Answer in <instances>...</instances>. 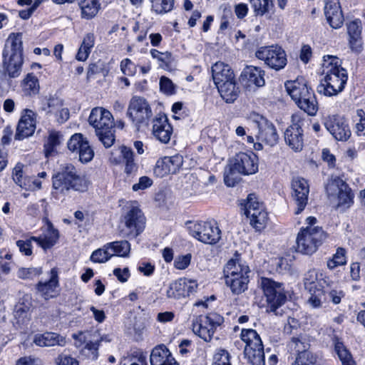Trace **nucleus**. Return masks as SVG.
Returning <instances> with one entry per match:
<instances>
[{
    "instance_id": "f257e3e1",
    "label": "nucleus",
    "mask_w": 365,
    "mask_h": 365,
    "mask_svg": "<svg viewBox=\"0 0 365 365\" xmlns=\"http://www.w3.org/2000/svg\"><path fill=\"white\" fill-rule=\"evenodd\" d=\"M322 76L317 88L319 94L336 96L343 91L348 80L347 71L336 56H324L322 65Z\"/></svg>"
},
{
    "instance_id": "f03ea898",
    "label": "nucleus",
    "mask_w": 365,
    "mask_h": 365,
    "mask_svg": "<svg viewBox=\"0 0 365 365\" xmlns=\"http://www.w3.org/2000/svg\"><path fill=\"white\" fill-rule=\"evenodd\" d=\"M285 87L288 94L301 110L310 116L317 114L318 102L316 96L303 78L287 81Z\"/></svg>"
},
{
    "instance_id": "7ed1b4c3",
    "label": "nucleus",
    "mask_w": 365,
    "mask_h": 365,
    "mask_svg": "<svg viewBox=\"0 0 365 365\" xmlns=\"http://www.w3.org/2000/svg\"><path fill=\"white\" fill-rule=\"evenodd\" d=\"M89 184L85 177L76 174V169L71 164L62 166L61 171L53 177V188L62 194H66L71 190L85 192Z\"/></svg>"
},
{
    "instance_id": "20e7f679",
    "label": "nucleus",
    "mask_w": 365,
    "mask_h": 365,
    "mask_svg": "<svg viewBox=\"0 0 365 365\" xmlns=\"http://www.w3.org/2000/svg\"><path fill=\"white\" fill-rule=\"evenodd\" d=\"M249 267L240 260L230 259L224 267L225 284L235 294H240L247 289Z\"/></svg>"
},
{
    "instance_id": "39448f33",
    "label": "nucleus",
    "mask_w": 365,
    "mask_h": 365,
    "mask_svg": "<svg viewBox=\"0 0 365 365\" xmlns=\"http://www.w3.org/2000/svg\"><path fill=\"white\" fill-rule=\"evenodd\" d=\"M304 284L310 294L307 303L313 308L322 306L327 301L324 289L328 286L327 277L320 271L310 269L304 275Z\"/></svg>"
},
{
    "instance_id": "423d86ee",
    "label": "nucleus",
    "mask_w": 365,
    "mask_h": 365,
    "mask_svg": "<svg viewBox=\"0 0 365 365\" xmlns=\"http://www.w3.org/2000/svg\"><path fill=\"white\" fill-rule=\"evenodd\" d=\"M258 170V158L252 152L240 153L236 155L233 163L228 171H225L224 176L225 183L229 187L235 186L236 179L234 172L243 175H252Z\"/></svg>"
},
{
    "instance_id": "0eeeda50",
    "label": "nucleus",
    "mask_w": 365,
    "mask_h": 365,
    "mask_svg": "<svg viewBox=\"0 0 365 365\" xmlns=\"http://www.w3.org/2000/svg\"><path fill=\"white\" fill-rule=\"evenodd\" d=\"M326 237V233L320 227H302L297 236L296 250L303 255H312L316 252Z\"/></svg>"
},
{
    "instance_id": "6e6552de",
    "label": "nucleus",
    "mask_w": 365,
    "mask_h": 365,
    "mask_svg": "<svg viewBox=\"0 0 365 365\" xmlns=\"http://www.w3.org/2000/svg\"><path fill=\"white\" fill-rule=\"evenodd\" d=\"M330 202L336 207H349L353 202V195L348 185L338 177L330 179L326 186Z\"/></svg>"
},
{
    "instance_id": "1a4fd4ad",
    "label": "nucleus",
    "mask_w": 365,
    "mask_h": 365,
    "mask_svg": "<svg viewBox=\"0 0 365 365\" xmlns=\"http://www.w3.org/2000/svg\"><path fill=\"white\" fill-rule=\"evenodd\" d=\"M224 322L223 317L217 313L199 316L192 322V331L205 341H210L219 327Z\"/></svg>"
},
{
    "instance_id": "9d476101",
    "label": "nucleus",
    "mask_w": 365,
    "mask_h": 365,
    "mask_svg": "<svg viewBox=\"0 0 365 365\" xmlns=\"http://www.w3.org/2000/svg\"><path fill=\"white\" fill-rule=\"evenodd\" d=\"M253 123L258 129L256 135L257 143H254V148L256 150L262 149V144L272 147L275 145L279 140V135L274 125L262 115H255Z\"/></svg>"
},
{
    "instance_id": "9b49d317",
    "label": "nucleus",
    "mask_w": 365,
    "mask_h": 365,
    "mask_svg": "<svg viewBox=\"0 0 365 365\" xmlns=\"http://www.w3.org/2000/svg\"><path fill=\"white\" fill-rule=\"evenodd\" d=\"M153 115L148 102L143 97L131 98L127 110V115L135 127L146 125Z\"/></svg>"
},
{
    "instance_id": "f8f14e48",
    "label": "nucleus",
    "mask_w": 365,
    "mask_h": 365,
    "mask_svg": "<svg viewBox=\"0 0 365 365\" xmlns=\"http://www.w3.org/2000/svg\"><path fill=\"white\" fill-rule=\"evenodd\" d=\"M255 56L276 71L284 68L287 63L285 51L277 44L259 47L255 52Z\"/></svg>"
},
{
    "instance_id": "ddd939ff",
    "label": "nucleus",
    "mask_w": 365,
    "mask_h": 365,
    "mask_svg": "<svg viewBox=\"0 0 365 365\" xmlns=\"http://www.w3.org/2000/svg\"><path fill=\"white\" fill-rule=\"evenodd\" d=\"M245 213L250 225L257 230H263L268 222V213L262 202L254 194H250L245 205Z\"/></svg>"
},
{
    "instance_id": "4468645a",
    "label": "nucleus",
    "mask_w": 365,
    "mask_h": 365,
    "mask_svg": "<svg viewBox=\"0 0 365 365\" xmlns=\"http://www.w3.org/2000/svg\"><path fill=\"white\" fill-rule=\"evenodd\" d=\"M189 230L194 238L205 244L215 245L221 239V230L214 222H198Z\"/></svg>"
},
{
    "instance_id": "2eb2a0df",
    "label": "nucleus",
    "mask_w": 365,
    "mask_h": 365,
    "mask_svg": "<svg viewBox=\"0 0 365 365\" xmlns=\"http://www.w3.org/2000/svg\"><path fill=\"white\" fill-rule=\"evenodd\" d=\"M304 118L301 113H296L292 115V125L284 132L286 144L294 151L299 152L304 145V135L302 126Z\"/></svg>"
},
{
    "instance_id": "dca6fc26",
    "label": "nucleus",
    "mask_w": 365,
    "mask_h": 365,
    "mask_svg": "<svg viewBox=\"0 0 365 365\" xmlns=\"http://www.w3.org/2000/svg\"><path fill=\"white\" fill-rule=\"evenodd\" d=\"M261 287L272 311H275L286 302L287 295L283 284L263 277L261 279Z\"/></svg>"
},
{
    "instance_id": "f3484780",
    "label": "nucleus",
    "mask_w": 365,
    "mask_h": 365,
    "mask_svg": "<svg viewBox=\"0 0 365 365\" xmlns=\"http://www.w3.org/2000/svg\"><path fill=\"white\" fill-rule=\"evenodd\" d=\"M125 234L132 237H137L145 228V218L142 211L134 205L128 207L123 217Z\"/></svg>"
},
{
    "instance_id": "a211bd4d",
    "label": "nucleus",
    "mask_w": 365,
    "mask_h": 365,
    "mask_svg": "<svg viewBox=\"0 0 365 365\" xmlns=\"http://www.w3.org/2000/svg\"><path fill=\"white\" fill-rule=\"evenodd\" d=\"M67 146L72 153L78 154L79 160L83 163L90 162L94 157L93 150L81 133L73 135L68 141Z\"/></svg>"
},
{
    "instance_id": "6ab92c4d",
    "label": "nucleus",
    "mask_w": 365,
    "mask_h": 365,
    "mask_svg": "<svg viewBox=\"0 0 365 365\" xmlns=\"http://www.w3.org/2000/svg\"><path fill=\"white\" fill-rule=\"evenodd\" d=\"M324 126L337 140L346 141L351 135V130L346 120L339 115H329L324 119Z\"/></svg>"
},
{
    "instance_id": "aec40b11",
    "label": "nucleus",
    "mask_w": 365,
    "mask_h": 365,
    "mask_svg": "<svg viewBox=\"0 0 365 365\" xmlns=\"http://www.w3.org/2000/svg\"><path fill=\"white\" fill-rule=\"evenodd\" d=\"M292 196L297 205L294 214L299 215L304 210L307 205L309 186L305 179L296 178L292 180Z\"/></svg>"
},
{
    "instance_id": "412c9836",
    "label": "nucleus",
    "mask_w": 365,
    "mask_h": 365,
    "mask_svg": "<svg viewBox=\"0 0 365 365\" xmlns=\"http://www.w3.org/2000/svg\"><path fill=\"white\" fill-rule=\"evenodd\" d=\"M75 345L78 348H81L82 354L86 357L95 360L98 356V339H95L93 334L88 331L80 332L74 334Z\"/></svg>"
},
{
    "instance_id": "4be33fe9",
    "label": "nucleus",
    "mask_w": 365,
    "mask_h": 365,
    "mask_svg": "<svg viewBox=\"0 0 365 365\" xmlns=\"http://www.w3.org/2000/svg\"><path fill=\"white\" fill-rule=\"evenodd\" d=\"M182 163L183 158L180 155L165 156L156 162L154 173L159 178H163L170 174H175L179 172Z\"/></svg>"
},
{
    "instance_id": "5701e85b",
    "label": "nucleus",
    "mask_w": 365,
    "mask_h": 365,
    "mask_svg": "<svg viewBox=\"0 0 365 365\" xmlns=\"http://www.w3.org/2000/svg\"><path fill=\"white\" fill-rule=\"evenodd\" d=\"M36 116L31 110L25 109L19 120L15 134L16 140H23L31 136L36 130Z\"/></svg>"
},
{
    "instance_id": "b1692460",
    "label": "nucleus",
    "mask_w": 365,
    "mask_h": 365,
    "mask_svg": "<svg viewBox=\"0 0 365 365\" xmlns=\"http://www.w3.org/2000/svg\"><path fill=\"white\" fill-rule=\"evenodd\" d=\"M88 122L96 129V132L114 128L113 118L111 113L101 107L92 109Z\"/></svg>"
},
{
    "instance_id": "393cba45",
    "label": "nucleus",
    "mask_w": 365,
    "mask_h": 365,
    "mask_svg": "<svg viewBox=\"0 0 365 365\" xmlns=\"http://www.w3.org/2000/svg\"><path fill=\"white\" fill-rule=\"evenodd\" d=\"M113 164L125 163V171L130 174L137 170V165L134 162V155L132 150L125 146H122L111 152L109 158Z\"/></svg>"
},
{
    "instance_id": "a878e982",
    "label": "nucleus",
    "mask_w": 365,
    "mask_h": 365,
    "mask_svg": "<svg viewBox=\"0 0 365 365\" xmlns=\"http://www.w3.org/2000/svg\"><path fill=\"white\" fill-rule=\"evenodd\" d=\"M152 133L163 143H168L173 134V128L165 115H158L153 121Z\"/></svg>"
},
{
    "instance_id": "bb28decb",
    "label": "nucleus",
    "mask_w": 365,
    "mask_h": 365,
    "mask_svg": "<svg viewBox=\"0 0 365 365\" xmlns=\"http://www.w3.org/2000/svg\"><path fill=\"white\" fill-rule=\"evenodd\" d=\"M45 227L43 233L39 237H31V240L36 242L43 250L52 247L59 238V232L55 229L48 218H44Z\"/></svg>"
},
{
    "instance_id": "cd10ccee",
    "label": "nucleus",
    "mask_w": 365,
    "mask_h": 365,
    "mask_svg": "<svg viewBox=\"0 0 365 365\" xmlns=\"http://www.w3.org/2000/svg\"><path fill=\"white\" fill-rule=\"evenodd\" d=\"M324 14L329 25L334 29L340 28L344 22L339 0H325Z\"/></svg>"
},
{
    "instance_id": "c85d7f7f",
    "label": "nucleus",
    "mask_w": 365,
    "mask_h": 365,
    "mask_svg": "<svg viewBox=\"0 0 365 365\" xmlns=\"http://www.w3.org/2000/svg\"><path fill=\"white\" fill-rule=\"evenodd\" d=\"M264 71L259 67L247 66L240 75L242 82L247 86L262 87L265 83Z\"/></svg>"
},
{
    "instance_id": "c756f323",
    "label": "nucleus",
    "mask_w": 365,
    "mask_h": 365,
    "mask_svg": "<svg viewBox=\"0 0 365 365\" xmlns=\"http://www.w3.org/2000/svg\"><path fill=\"white\" fill-rule=\"evenodd\" d=\"M58 286V269L53 267L50 271V279L47 282H39L36 284V289L40 295L45 299H49L56 295V288Z\"/></svg>"
},
{
    "instance_id": "7c9ffc66",
    "label": "nucleus",
    "mask_w": 365,
    "mask_h": 365,
    "mask_svg": "<svg viewBox=\"0 0 365 365\" xmlns=\"http://www.w3.org/2000/svg\"><path fill=\"white\" fill-rule=\"evenodd\" d=\"M347 32L349 36V48L353 52L360 53L363 48L361 21L355 19L349 22L347 24Z\"/></svg>"
},
{
    "instance_id": "2f4dec72",
    "label": "nucleus",
    "mask_w": 365,
    "mask_h": 365,
    "mask_svg": "<svg viewBox=\"0 0 365 365\" xmlns=\"http://www.w3.org/2000/svg\"><path fill=\"white\" fill-rule=\"evenodd\" d=\"M151 365H179L169 349L163 344L155 346L150 354Z\"/></svg>"
},
{
    "instance_id": "473e14b6",
    "label": "nucleus",
    "mask_w": 365,
    "mask_h": 365,
    "mask_svg": "<svg viewBox=\"0 0 365 365\" xmlns=\"http://www.w3.org/2000/svg\"><path fill=\"white\" fill-rule=\"evenodd\" d=\"M212 76L217 87L235 78L230 66L221 61L216 62L212 66Z\"/></svg>"
},
{
    "instance_id": "72a5a7b5",
    "label": "nucleus",
    "mask_w": 365,
    "mask_h": 365,
    "mask_svg": "<svg viewBox=\"0 0 365 365\" xmlns=\"http://www.w3.org/2000/svg\"><path fill=\"white\" fill-rule=\"evenodd\" d=\"M23 56L22 35L20 33H11L6 41L3 57L8 56Z\"/></svg>"
},
{
    "instance_id": "f704fd0d",
    "label": "nucleus",
    "mask_w": 365,
    "mask_h": 365,
    "mask_svg": "<svg viewBox=\"0 0 365 365\" xmlns=\"http://www.w3.org/2000/svg\"><path fill=\"white\" fill-rule=\"evenodd\" d=\"M34 342L39 346H64L66 339L56 333L46 332L42 334L36 335Z\"/></svg>"
},
{
    "instance_id": "c9c22d12",
    "label": "nucleus",
    "mask_w": 365,
    "mask_h": 365,
    "mask_svg": "<svg viewBox=\"0 0 365 365\" xmlns=\"http://www.w3.org/2000/svg\"><path fill=\"white\" fill-rule=\"evenodd\" d=\"M220 96L226 103H233L238 97L240 89L237 86L235 78L219 85L217 87Z\"/></svg>"
},
{
    "instance_id": "e433bc0d",
    "label": "nucleus",
    "mask_w": 365,
    "mask_h": 365,
    "mask_svg": "<svg viewBox=\"0 0 365 365\" xmlns=\"http://www.w3.org/2000/svg\"><path fill=\"white\" fill-rule=\"evenodd\" d=\"M23 57L21 56H8L4 58V64L6 71L11 78H17L21 71Z\"/></svg>"
},
{
    "instance_id": "4c0bfd02",
    "label": "nucleus",
    "mask_w": 365,
    "mask_h": 365,
    "mask_svg": "<svg viewBox=\"0 0 365 365\" xmlns=\"http://www.w3.org/2000/svg\"><path fill=\"white\" fill-rule=\"evenodd\" d=\"M21 87L24 95L29 96L36 95L40 89L38 79L34 73H28L22 81Z\"/></svg>"
},
{
    "instance_id": "58836bf2",
    "label": "nucleus",
    "mask_w": 365,
    "mask_h": 365,
    "mask_svg": "<svg viewBox=\"0 0 365 365\" xmlns=\"http://www.w3.org/2000/svg\"><path fill=\"white\" fill-rule=\"evenodd\" d=\"M245 355L252 365H265L263 344L257 347L245 348Z\"/></svg>"
},
{
    "instance_id": "ea45409f",
    "label": "nucleus",
    "mask_w": 365,
    "mask_h": 365,
    "mask_svg": "<svg viewBox=\"0 0 365 365\" xmlns=\"http://www.w3.org/2000/svg\"><path fill=\"white\" fill-rule=\"evenodd\" d=\"M63 106L62 99L57 96H49L41 100L40 109L47 114H55Z\"/></svg>"
},
{
    "instance_id": "a19ab883",
    "label": "nucleus",
    "mask_w": 365,
    "mask_h": 365,
    "mask_svg": "<svg viewBox=\"0 0 365 365\" xmlns=\"http://www.w3.org/2000/svg\"><path fill=\"white\" fill-rule=\"evenodd\" d=\"M79 5L81 9V16L86 19H93L101 9L98 0H82Z\"/></svg>"
},
{
    "instance_id": "79ce46f5",
    "label": "nucleus",
    "mask_w": 365,
    "mask_h": 365,
    "mask_svg": "<svg viewBox=\"0 0 365 365\" xmlns=\"http://www.w3.org/2000/svg\"><path fill=\"white\" fill-rule=\"evenodd\" d=\"M14 317L19 324H27L31 319V304L24 302H19L16 304L14 309Z\"/></svg>"
},
{
    "instance_id": "37998d69",
    "label": "nucleus",
    "mask_w": 365,
    "mask_h": 365,
    "mask_svg": "<svg viewBox=\"0 0 365 365\" xmlns=\"http://www.w3.org/2000/svg\"><path fill=\"white\" fill-rule=\"evenodd\" d=\"M241 339L246 344L245 348L257 347L262 344V339L257 332L252 329H242L240 334Z\"/></svg>"
},
{
    "instance_id": "c03bdc74",
    "label": "nucleus",
    "mask_w": 365,
    "mask_h": 365,
    "mask_svg": "<svg viewBox=\"0 0 365 365\" xmlns=\"http://www.w3.org/2000/svg\"><path fill=\"white\" fill-rule=\"evenodd\" d=\"M108 247L110 249L111 257L113 256L126 257L128 256L130 250V245L126 240L109 242Z\"/></svg>"
},
{
    "instance_id": "a18cd8bd",
    "label": "nucleus",
    "mask_w": 365,
    "mask_h": 365,
    "mask_svg": "<svg viewBox=\"0 0 365 365\" xmlns=\"http://www.w3.org/2000/svg\"><path fill=\"white\" fill-rule=\"evenodd\" d=\"M334 349L342 365H356L349 351L338 339L334 342Z\"/></svg>"
},
{
    "instance_id": "49530a36",
    "label": "nucleus",
    "mask_w": 365,
    "mask_h": 365,
    "mask_svg": "<svg viewBox=\"0 0 365 365\" xmlns=\"http://www.w3.org/2000/svg\"><path fill=\"white\" fill-rule=\"evenodd\" d=\"M185 289L182 284V278L169 284L166 290V297L170 299H180L185 297Z\"/></svg>"
},
{
    "instance_id": "de8ad7c7",
    "label": "nucleus",
    "mask_w": 365,
    "mask_h": 365,
    "mask_svg": "<svg viewBox=\"0 0 365 365\" xmlns=\"http://www.w3.org/2000/svg\"><path fill=\"white\" fill-rule=\"evenodd\" d=\"M61 135L57 131H51L44 145V152L47 158L53 155L55 150L61 141Z\"/></svg>"
},
{
    "instance_id": "09e8293b",
    "label": "nucleus",
    "mask_w": 365,
    "mask_h": 365,
    "mask_svg": "<svg viewBox=\"0 0 365 365\" xmlns=\"http://www.w3.org/2000/svg\"><path fill=\"white\" fill-rule=\"evenodd\" d=\"M111 258L108 243L93 251L91 255L90 259L94 263H105Z\"/></svg>"
},
{
    "instance_id": "8fccbe9b",
    "label": "nucleus",
    "mask_w": 365,
    "mask_h": 365,
    "mask_svg": "<svg viewBox=\"0 0 365 365\" xmlns=\"http://www.w3.org/2000/svg\"><path fill=\"white\" fill-rule=\"evenodd\" d=\"M257 15L263 16L273 9L272 0H250Z\"/></svg>"
},
{
    "instance_id": "3c124183",
    "label": "nucleus",
    "mask_w": 365,
    "mask_h": 365,
    "mask_svg": "<svg viewBox=\"0 0 365 365\" xmlns=\"http://www.w3.org/2000/svg\"><path fill=\"white\" fill-rule=\"evenodd\" d=\"M43 272L41 267H20L17 272V277L23 280H32L41 275Z\"/></svg>"
},
{
    "instance_id": "603ef678",
    "label": "nucleus",
    "mask_w": 365,
    "mask_h": 365,
    "mask_svg": "<svg viewBox=\"0 0 365 365\" xmlns=\"http://www.w3.org/2000/svg\"><path fill=\"white\" fill-rule=\"evenodd\" d=\"M346 262V250L342 247H338L336 253L331 259L327 261V267L330 269L345 264Z\"/></svg>"
},
{
    "instance_id": "864d4df0",
    "label": "nucleus",
    "mask_w": 365,
    "mask_h": 365,
    "mask_svg": "<svg viewBox=\"0 0 365 365\" xmlns=\"http://www.w3.org/2000/svg\"><path fill=\"white\" fill-rule=\"evenodd\" d=\"M152 9L157 14L170 11L174 6V0H151Z\"/></svg>"
},
{
    "instance_id": "5fc2aeb1",
    "label": "nucleus",
    "mask_w": 365,
    "mask_h": 365,
    "mask_svg": "<svg viewBox=\"0 0 365 365\" xmlns=\"http://www.w3.org/2000/svg\"><path fill=\"white\" fill-rule=\"evenodd\" d=\"M113 131V128L106 130L105 129L103 130L96 132V133L98 137L99 140L102 142L104 146L106 148H109L113 144L115 140Z\"/></svg>"
},
{
    "instance_id": "6e6d98bb",
    "label": "nucleus",
    "mask_w": 365,
    "mask_h": 365,
    "mask_svg": "<svg viewBox=\"0 0 365 365\" xmlns=\"http://www.w3.org/2000/svg\"><path fill=\"white\" fill-rule=\"evenodd\" d=\"M24 165L21 163H17L13 169L12 178L14 182L21 187H26V178L23 175Z\"/></svg>"
},
{
    "instance_id": "4d7b16f0",
    "label": "nucleus",
    "mask_w": 365,
    "mask_h": 365,
    "mask_svg": "<svg viewBox=\"0 0 365 365\" xmlns=\"http://www.w3.org/2000/svg\"><path fill=\"white\" fill-rule=\"evenodd\" d=\"M212 365H232L228 351L225 349L217 350L214 354Z\"/></svg>"
},
{
    "instance_id": "13d9d810",
    "label": "nucleus",
    "mask_w": 365,
    "mask_h": 365,
    "mask_svg": "<svg viewBox=\"0 0 365 365\" xmlns=\"http://www.w3.org/2000/svg\"><path fill=\"white\" fill-rule=\"evenodd\" d=\"M315 362V358L311 352L302 351L297 354V356L293 365H313Z\"/></svg>"
},
{
    "instance_id": "bf43d9fd",
    "label": "nucleus",
    "mask_w": 365,
    "mask_h": 365,
    "mask_svg": "<svg viewBox=\"0 0 365 365\" xmlns=\"http://www.w3.org/2000/svg\"><path fill=\"white\" fill-rule=\"evenodd\" d=\"M120 66V71L125 76H132L137 72V67L135 64L128 58L121 61Z\"/></svg>"
},
{
    "instance_id": "052dcab7",
    "label": "nucleus",
    "mask_w": 365,
    "mask_h": 365,
    "mask_svg": "<svg viewBox=\"0 0 365 365\" xmlns=\"http://www.w3.org/2000/svg\"><path fill=\"white\" fill-rule=\"evenodd\" d=\"M150 53L153 58L158 61L160 67L168 66L170 62L171 54L169 52L162 53L156 49H151Z\"/></svg>"
},
{
    "instance_id": "680f3d73",
    "label": "nucleus",
    "mask_w": 365,
    "mask_h": 365,
    "mask_svg": "<svg viewBox=\"0 0 365 365\" xmlns=\"http://www.w3.org/2000/svg\"><path fill=\"white\" fill-rule=\"evenodd\" d=\"M183 289H185V297L197 292L198 284L195 280L182 278Z\"/></svg>"
},
{
    "instance_id": "e2e57ef3",
    "label": "nucleus",
    "mask_w": 365,
    "mask_h": 365,
    "mask_svg": "<svg viewBox=\"0 0 365 365\" xmlns=\"http://www.w3.org/2000/svg\"><path fill=\"white\" fill-rule=\"evenodd\" d=\"M160 91L167 95H171L174 93V85L171 80L165 76H162L160 79Z\"/></svg>"
},
{
    "instance_id": "0e129e2a",
    "label": "nucleus",
    "mask_w": 365,
    "mask_h": 365,
    "mask_svg": "<svg viewBox=\"0 0 365 365\" xmlns=\"http://www.w3.org/2000/svg\"><path fill=\"white\" fill-rule=\"evenodd\" d=\"M153 184V180L147 177L143 176L139 178V180L137 183H135L132 189L133 191L143 190L148 187H150Z\"/></svg>"
},
{
    "instance_id": "69168bd1",
    "label": "nucleus",
    "mask_w": 365,
    "mask_h": 365,
    "mask_svg": "<svg viewBox=\"0 0 365 365\" xmlns=\"http://www.w3.org/2000/svg\"><path fill=\"white\" fill-rule=\"evenodd\" d=\"M31 237L29 240L26 241L24 240H18L16 242V245L19 249V251L26 256H30L32 255L31 250Z\"/></svg>"
},
{
    "instance_id": "338daca9",
    "label": "nucleus",
    "mask_w": 365,
    "mask_h": 365,
    "mask_svg": "<svg viewBox=\"0 0 365 365\" xmlns=\"http://www.w3.org/2000/svg\"><path fill=\"white\" fill-rule=\"evenodd\" d=\"M57 365H78V361L71 356L65 354H60L56 359Z\"/></svg>"
},
{
    "instance_id": "774afa93",
    "label": "nucleus",
    "mask_w": 365,
    "mask_h": 365,
    "mask_svg": "<svg viewBox=\"0 0 365 365\" xmlns=\"http://www.w3.org/2000/svg\"><path fill=\"white\" fill-rule=\"evenodd\" d=\"M356 118L359 122L356 124V130L358 135L365 130V112L362 109L356 110Z\"/></svg>"
}]
</instances>
